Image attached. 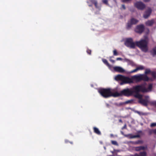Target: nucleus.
I'll use <instances>...</instances> for the list:
<instances>
[{"instance_id": "nucleus-7", "label": "nucleus", "mask_w": 156, "mask_h": 156, "mask_svg": "<svg viewBox=\"0 0 156 156\" xmlns=\"http://www.w3.org/2000/svg\"><path fill=\"white\" fill-rule=\"evenodd\" d=\"M138 22V20L134 18H131L128 22L126 27V29L127 30L130 29L132 27V25L136 24Z\"/></svg>"}, {"instance_id": "nucleus-5", "label": "nucleus", "mask_w": 156, "mask_h": 156, "mask_svg": "<svg viewBox=\"0 0 156 156\" xmlns=\"http://www.w3.org/2000/svg\"><path fill=\"white\" fill-rule=\"evenodd\" d=\"M125 44L126 46L131 48H135L136 45V42H134L131 38L127 39L125 41Z\"/></svg>"}, {"instance_id": "nucleus-51", "label": "nucleus", "mask_w": 156, "mask_h": 156, "mask_svg": "<svg viewBox=\"0 0 156 156\" xmlns=\"http://www.w3.org/2000/svg\"><path fill=\"white\" fill-rule=\"evenodd\" d=\"M148 10H151V9H149Z\"/></svg>"}, {"instance_id": "nucleus-25", "label": "nucleus", "mask_w": 156, "mask_h": 156, "mask_svg": "<svg viewBox=\"0 0 156 156\" xmlns=\"http://www.w3.org/2000/svg\"><path fill=\"white\" fill-rule=\"evenodd\" d=\"M148 133L149 135H151L153 133H154V129H150L148 131Z\"/></svg>"}, {"instance_id": "nucleus-16", "label": "nucleus", "mask_w": 156, "mask_h": 156, "mask_svg": "<svg viewBox=\"0 0 156 156\" xmlns=\"http://www.w3.org/2000/svg\"><path fill=\"white\" fill-rule=\"evenodd\" d=\"M151 54L153 57L156 56V47L153 48L150 51Z\"/></svg>"}, {"instance_id": "nucleus-12", "label": "nucleus", "mask_w": 156, "mask_h": 156, "mask_svg": "<svg viewBox=\"0 0 156 156\" xmlns=\"http://www.w3.org/2000/svg\"><path fill=\"white\" fill-rule=\"evenodd\" d=\"M152 10H146L143 14V17L145 19L147 18L151 15Z\"/></svg>"}, {"instance_id": "nucleus-20", "label": "nucleus", "mask_w": 156, "mask_h": 156, "mask_svg": "<svg viewBox=\"0 0 156 156\" xmlns=\"http://www.w3.org/2000/svg\"><path fill=\"white\" fill-rule=\"evenodd\" d=\"M136 113H137L140 115H147V114L146 113H144L142 112H140L138 111H134Z\"/></svg>"}, {"instance_id": "nucleus-14", "label": "nucleus", "mask_w": 156, "mask_h": 156, "mask_svg": "<svg viewBox=\"0 0 156 156\" xmlns=\"http://www.w3.org/2000/svg\"><path fill=\"white\" fill-rule=\"evenodd\" d=\"M93 129L94 130V132L96 133V134L98 135H101V133L100 131L99 130V129L95 127H94L93 128Z\"/></svg>"}, {"instance_id": "nucleus-18", "label": "nucleus", "mask_w": 156, "mask_h": 156, "mask_svg": "<svg viewBox=\"0 0 156 156\" xmlns=\"http://www.w3.org/2000/svg\"><path fill=\"white\" fill-rule=\"evenodd\" d=\"M145 149V147L144 146H139L135 147V150L136 151H139L141 150H144Z\"/></svg>"}, {"instance_id": "nucleus-50", "label": "nucleus", "mask_w": 156, "mask_h": 156, "mask_svg": "<svg viewBox=\"0 0 156 156\" xmlns=\"http://www.w3.org/2000/svg\"><path fill=\"white\" fill-rule=\"evenodd\" d=\"M89 5V6H91V5Z\"/></svg>"}, {"instance_id": "nucleus-43", "label": "nucleus", "mask_w": 156, "mask_h": 156, "mask_svg": "<svg viewBox=\"0 0 156 156\" xmlns=\"http://www.w3.org/2000/svg\"><path fill=\"white\" fill-rule=\"evenodd\" d=\"M119 122H120L122 123V121L121 119H119Z\"/></svg>"}, {"instance_id": "nucleus-15", "label": "nucleus", "mask_w": 156, "mask_h": 156, "mask_svg": "<svg viewBox=\"0 0 156 156\" xmlns=\"http://www.w3.org/2000/svg\"><path fill=\"white\" fill-rule=\"evenodd\" d=\"M102 60L103 62L109 68H110L112 67V66L108 63V61L106 59H102Z\"/></svg>"}, {"instance_id": "nucleus-8", "label": "nucleus", "mask_w": 156, "mask_h": 156, "mask_svg": "<svg viewBox=\"0 0 156 156\" xmlns=\"http://www.w3.org/2000/svg\"><path fill=\"white\" fill-rule=\"evenodd\" d=\"M145 30V27L143 24L137 25L135 30L136 32L139 34H142Z\"/></svg>"}, {"instance_id": "nucleus-19", "label": "nucleus", "mask_w": 156, "mask_h": 156, "mask_svg": "<svg viewBox=\"0 0 156 156\" xmlns=\"http://www.w3.org/2000/svg\"><path fill=\"white\" fill-rule=\"evenodd\" d=\"M112 94L111 96H113L114 97H118L119 96H122L120 94V92L119 93L117 92H115L114 93H113L112 92Z\"/></svg>"}, {"instance_id": "nucleus-23", "label": "nucleus", "mask_w": 156, "mask_h": 156, "mask_svg": "<svg viewBox=\"0 0 156 156\" xmlns=\"http://www.w3.org/2000/svg\"><path fill=\"white\" fill-rule=\"evenodd\" d=\"M143 142V141L141 140H138L137 141L135 142L134 144H142Z\"/></svg>"}, {"instance_id": "nucleus-21", "label": "nucleus", "mask_w": 156, "mask_h": 156, "mask_svg": "<svg viewBox=\"0 0 156 156\" xmlns=\"http://www.w3.org/2000/svg\"><path fill=\"white\" fill-rule=\"evenodd\" d=\"M140 156H146L147 153L145 151L141 152L140 153Z\"/></svg>"}, {"instance_id": "nucleus-46", "label": "nucleus", "mask_w": 156, "mask_h": 156, "mask_svg": "<svg viewBox=\"0 0 156 156\" xmlns=\"http://www.w3.org/2000/svg\"><path fill=\"white\" fill-rule=\"evenodd\" d=\"M134 156H140V155H139L138 154H136L135 155H134Z\"/></svg>"}, {"instance_id": "nucleus-37", "label": "nucleus", "mask_w": 156, "mask_h": 156, "mask_svg": "<svg viewBox=\"0 0 156 156\" xmlns=\"http://www.w3.org/2000/svg\"><path fill=\"white\" fill-rule=\"evenodd\" d=\"M150 0H143V1L144 2H149Z\"/></svg>"}, {"instance_id": "nucleus-22", "label": "nucleus", "mask_w": 156, "mask_h": 156, "mask_svg": "<svg viewBox=\"0 0 156 156\" xmlns=\"http://www.w3.org/2000/svg\"><path fill=\"white\" fill-rule=\"evenodd\" d=\"M111 143L114 145L116 146H118V145L117 142L115 141L112 140L111 141Z\"/></svg>"}, {"instance_id": "nucleus-47", "label": "nucleus", "mask_w": 156, "mask_h": 156, "mask_svg": "<svg viewBox=\"0 0 156 156\" xmlns=\"http://www.w3.org/2000/svg\"><path fill=\"white\" fill-rule=\"evenodd\" d=\"M147 30H148V33L149 32V29H147Z\"/></svg>"}, {"instance_id": "nucleus-42", "label": "nucleus", "mask_w": 156, "mask_h": 156, "mask_svg": "<svg viewBox=\"0 0 156 156\" xmlns=\"http://www.w3.org/2000/svg\"><path fill=\"white\" fill-rule=\"evenodd\" d=\"M145 97L146 99H147H147H148L149 98V96H145Z\"/></svg>"}, {"instance_id": "nucleus-41", "label": "nucleus", "mask_w": 156, "mask_h": 156, "mask_svg": "<svg viewBox=\"0 0 156 156\" xmlns=\"http://www.w3.org/2000/svg\"><path fill=\"white\" fill-rule=\"evenodd\" d=\"M154 133L155 134H156V129H154Z\"/></svg>"}, {"instance_id": "nucleus-1", "label": "nucleus", "mask_w": 156, "mask_h": 156, "mask_svg": "<svg viewBox=\"0 0 156 156\" xmlns=\"http://www.w3.org/2000/svg\"><path fill=\"white\" fill-rule=\"evenodd\" d=\"M150 72L151 70L150 69H146L145 72V74L136 75L132 76L131 78L119 74L115 76V79L117 81H121L122 82L120 83L121 85L138 83L141 81H148L149 80V79L146 74L149 73Z\"/></svg>"}, {"instance_id": "nucleus-26", "label": "nucleus", "mask_w": 156, "mask_h": 156, "mask_svg": "<svg viewBox=\"0 0 156 156\" xmlns=\"http://www.w3.org/2000/svg\"><path fill=\"white\" fill-rule=\"evenodd\" d=\"M113 55H117L118 54L116 50H115L113 51Z\"/></svg>"}, {"instance_id": "nucleus-3", "label": "nucleus", "mask_w": 156, "mask_h": 156, "mask_svg": "<svg viewBox=\"0 0 156 156\" xmlns=\"http://www.w3.org/2000/svg\"><path fill=\"white\" fill-rule=\"evenodd\" d=\"M98 92L104 98H108L111 96L112 92L110 88H100Z\"/></svg>"}, {"instance_id": "nucleus-24", "label": "nucleus", "mask_w": 156, "mask_h": 156, "mask_svg": "<svg viewBox=\"0 0 156 156\" xmlns=\"http://www.w3.org/2000/svg\"><path fill=\"white\" fill-rule=\"evenodd\" d=\"M138 70H143L144 69V67L142 66H140L137 67Z\"/></svg>"}, {"instance_id": "nucleus-4", "label": "nucleus", "mask_w": 156, "mask_h": 156, "mask_svg": "<svg viewBox=\"0 0 156 156\" xmlns=\"http://www.w3.org/2000/svg\"><path fill=\"white\" fill-rule=\"evenodd\" d=\"M147 44V41L145 39L136 42V45L140 48L143 51L145 52H146L148 50Z\"/></svg>"}, {"instance_id": "nucleus-31", "label": "nucleus", "mask_w": 156, "mask_h": 156, "mask_svg": "<svg viewBox=\"0 0 156 156\" xmlns=\"http://www.w3.org/2000/svg\"><path fill=\"white\" fill-rule=\"evenodd\" d=\"M112 57H113V56H110V57L109 58H110V61H111V62H112V63H114L115 62V61L114 60H112V59H111V58H112Z\"/></svg>"}, {"instance_id": "nucleus-40", "label": "nucleus", "mask_w": 156, "mask_h": 156, "mask_svg": "<svg viewBox=\"0 0 156 156\" xmlns=\"http://www.w3.org/2000/svg\"><path fill=\"white\" fill-rule=\"evenodd\" d=\"M130 64L131 65H132L133 66L134 65V63L133 62H131Z\"/></svg>"}, {"instance_id": "nucleus-44", "label": "nucleus", "mask_w": 156, "mask_h": 156, "mask_svg": "<svg viewBox=\"0 0 156 156\" xmlns=\"http://www.w3.org/2000/svg\"><path fill=\"white\" fill-rule=\"evenodd\" d=\"M138 133H142V131H139L138 132Z\"/></svg>"}, {"instance_id": "nucleus-27", "label": "nucleus", "mask_w": 156, "mask_h": 156, "mask_svg": "<svg viewBox=\"0 0 156 156\" xmlns=\"http://www.w3.org/2000/svg\"><path fill=\"white\" fill-rule=\"evenodd\" d=\"M87 53L89 55H90L91 54V50L87 49Z\"/></svg>"}, {"instance_id": "nucleus-34", "label": "nucleus", "mask_w": 156, "mask_h": 156, "mask_svg": "<svg viewBox=\"0 0 156 156\" xmlns=\"http://www.w3.org/2000/svg\"><path fill=\"white\" fill-rule=\"evenodd\" d=\"M116 60H122V58H117L116 59Z\"/></svg>"}, {"instance_id": "nucleus-10", "label": "nucleus", "mask_w": 156, "mask_h": 156, "mask_svg": "<svg viewBox=\"0 0 156 156\" xmlns=\"http://www.w3.org/2000/svg\"><path fill=\"white\" fill-rule=\"evenodd\" d=\"M113 69L115 72L123 73L125 72V70L121 67L119 66H115L113 67Z\"/></svg>"}, {"instance_id": "nucleus-9", "label": "nucleus", "mask_w": 156, "mask_h": 156, "mask_svg": "<svg viewBox=\"0 0 156 156\" xmlns=\"http://www.w3.org/2000/svg\"><path fill=\"white\" fill-rule=\"evenodd\" d=\"M134 6L138 9L142 10L144 9L146 5L145 4L141 2H137L134 4Z\"/></svg>"}, {"instance_id": "nucleus-2", "label": "nucleus", "mask_w": 156, "mask_h": 156, "mask_svg": "<svg viewBox=\"0 0 156 156\" xmlns=\"http://www.w3.org/2000/svg\"><path fill=\"white\" fill-rule=\"evenodd\" d=\"M147 83H144L140 85L134 86L132 88L133 90V94L135 93V94L134 96L135 98H138L139 100L142 98L143 95L139 94V92H141L143 93L151 92L152 88V85L151 83L149 84L147 88Z\"/></svg>"}, {"instance_id": "nucleus-32", "label": "nucleus", "mask_w": 156, "mask_h": 156, "mask_svg": "<svg viewBox=\"0 0 156 156\" xmlns=\"http://www.w3.org/2000/svg\"><path fill=\"white\" fill-rule=\"evenodd\" d=\"M102 2L104 3L107 4L108 3V1L107 0H103Z\"/></svg>"}, {"instance_id": "nucleus-13", "label": "nucleus", "mask_w": 156, "mask_h": 156, "mask_svg": "<svg viewBox=\"0 0 156 156\" xmlns=\"http://www.w3.org/2000/svg\"><path fill=\"white\" fill-rule=\"evenodd\" d=\"M154 23V20L152 19L151 20H149L145 23V24L147 26H151Z\"/></svg>"}, {"instance_id": "nucleus-49", "label": "nucleus", "mask_w": 156, "mask_h": 156, "mask_svg": "<svg viewBox=\"0 0 156 156\" xmlns=\"http://www.w3.org/2000/svg\"><path fill=\"white\" fill-rule=\"evenodd\" d=\"M125 126H126V125H125V126L123 127V128H124Z\"/></svg>"}, {"instance_id": "nucleus-6", "label": "nucleus", "mask_w": 156, "mask_h": 156, "mask_svg": "<svg viewBox=\"0 0 156 156\" xmlns=\"http://www.w3.org/2000/svg\"><path fill=\"white\" fill-rule=\"evenodd\" d=\"M133 94V90L132 88L124 89L120 91V94L122 96L129 97L132 95Z\"/></svg>"}, {"instance_id": "nucleus-30", "label": "nucleus", "mask_w": 156, "mask_h": 156, "mask_svg": "<svg viewBox=\"0 0 156 156\" xmlns=\"http://www.w3.org/2000/svg\"><path fill=\"white\" fill-rule=\"evenodd\" d=\"M156 73L155 72H152V75L154 77V78L156 77Z\"/></svg>"}, {"instance_id": "nucleus-33", "label": "nucleus", "mask_w": 156, "mask_h": 156, "mask_svg": "<svg viewBox=\"0 0 156 156\" xmlns=\"http://www.w3.org/2000/svg\"><path fill=\"white\" fill-rule=\"evenodd\" d=\"M138 70L137 68H136V69L132 70L131 72V73H133L136 72Z\"/></svg>"}, {"instance_id": "nucleus-11", "label": "nucleus", "mask_w": 156, "mask_h": 156, "mask_svg": "<svg viewBox=\"0 0 156 156\" xmlns=\"http://www.w3.org/2000/svg\"><path fill=\"white\" fill-rule=\"evenodd\" d=\"M148 100L147 99H144L142 98L139 100V102L144 106H146L147 105Z\"/></svg>"}, {"instance_id": "nucleus-29", "label": "nucleus", "mask_w": 156, "mask_h": 156, "mask_svg": "<svg viewBox=\"0 0 156 156\" xmlns=\"http://www.w3.org/2000/svg\"><path fill=\"white\" fill-rule=\"evenodd\" d=\"M136 137H140V135L139 134H137L136 135H133L132 137V138H136Z\"/></svg>"}, {"instance_id": "nucleus-28", "label": "nucleus", "mask_w": 156, "mask_h": 156, "mask_svg": "<svg viewBox=\"0 0 156 156\" xmlns=\"http://www.w3.org/2000/svg\"><path fill=\"white\" fill-rule=\"evenodd\" d=\"M156 126V123H153L151 124V127H153Z\"/></svg>"}, {"instance_id": "nucleus-38", "label": "nucleus", "mask_w": 156, "mask_h": 156, "mask_svg": "<svg viewBox=\"0 0 156 156\" xmlns=\"http://www.w3.org/2000/svg\"><path fill=\"white\" fill-rule=\"evenodd\" d=\"M152 104L153 105H155L156 106V101L153 102Z\"/></svg>"}, {"instance_id": "nucleus-45", "label": "nucleus", "mask_w": 156, "mask_h": 156, "mask_svg": "<svg viewBox=\"0 0 156 156\" xmlns=\"http://www.w3.org/2000/svg\"><path fill=\"white\" fill-rule=\"evenodd\" d=\"M65 142L66 143H68V142H69V141L67 140H65Z\"/></svg>"}, {"instance_id": "nucleus-39", "label": "nucleus", "mask_w": 156, "mask_h": 156, "mask_svg": "<svg viewBox=\"0 0 156 156\" xmlns=\"http://www.w3.org/2000/svg\"><path fill=\"white\" fill-rule=\"evenodd\" d=\"M130 0H122V2H127L130 1Z\"/></svg>"}, {"instance_id": "nucleus-17", "label": "nucleus", "mask_w": 156, "mask_h": 156, "mask_svg": "<svg viewBox=\"0 0 156 156\" xmlns=\"http://www.w3.org/2000/svg\"><path fill=\"white\" fill-rule=\"evenodd\" d=\"M90 2L92 3V4H93L94 5L95 7L96 8H98L97 6V2L96 0H90L88 2H87V3H89Z\"/></svg>"}, {"instance_id": "nucleus-35", "label": "nucleus", "mask_w": 156, "mask_h": 156, "mask_svg": "<svg viewBox=\"0 0 156 156\" xmlns=\"http://www.w3.org/2000/svg\"><path fill=\"white\" fill-rule=\"evenodd\" d=\"M131 101H130V100H128V101H127L126 102V104H128V103H131Z\"/></svg>"}, {"instance_id": "nucleus-48", "label": "nucleus", "mask_w": 156, "mask_h": 156, "mask_svg": "<svg viewBox=\"0 0 156 156\" xmlns=\"http://www.w3.org/2000/svg\"><path fill=\"white\" fill-rule=\"evenodd\" d=\"M70 143L71 144H73V143L72 142H70Z\"/></svg>"}, {"instance_id": "nucleus-36", "label": "nucleus", "mask_w": 156, "mask_h": 156, "mask_svg": "<svg viewBox=\"0 0 156 156\" xmlns=\"http://www.w3.org/2000/svg\"><path fill=\"white\" fill-rule=\"evenodd\" d=\"M122 7L124 9H126L125 6V5H122Z\"/></svg>"}]
</instances>
